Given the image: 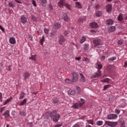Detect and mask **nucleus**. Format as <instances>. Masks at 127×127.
I'll return each instance as SVG.
<instances>
[{
	"label": "nucleus",
	"mask_w": 127,
	"mask_h": 127,
	"mask_svg": "<svg viewBox=\"0 0 127 127\" xmlns=\"http://www.w3.org/2000/svg\"><path fill=\"white\" fill-rule=\"evenodd\" d=\"M20 20L22 23H26L27 22V18L24 15L21 16Z\"/></svg>",
	"instance_id": "11"
},
{
	"label": "nucleus",
	"mask_w": 127,
	"mask_h": 127,
	"mask_svg": "<svg viewBox=\"0 0 127 127\" xmlns=\"http://www.w3.org/2000/svg\"><path fill=\"white\" fill-rule=\"evenodd\" d=\"M50 36V37H55V32L51 33Z\"/></svg>",
	"instance_id": "48"
},
{
	"label": "nucleus",
	"mask_w": 127,
	"mask_h": 127,
	"mask_svg": "<svg viewBox=\"0 0 127 127\" xmlns=\"http://www.w3.org/2000/svg\"><path fill=\"white\" fill-rule=\"evenodd\" d=\"M75 90H69L68 91V95H75Z\"/></svg>",
	"instance_id": "31"
},
{
	"label": "nucleus",
	"mask_w": 127,
	"mask_h": 127,
	"mask_svg": "<svg viewBox=\"0 0 127 127\" xmlns=\"http://www.w3.org/2000/svg\"><path fill=\"white\" fill-rule=\"evenodd\" d=\"M87 123L90 125H93V121L92 120H88Z\"/></svg>",
	"instance_id": "53"
},
{
	"label": "nucleus",
	"mask_w": 127,
	"mask_h": 127,
	"mask_svg": "<svg viewBox=\"0 0 127 127\" xmlns=\"http://www.w3.org/2000/svg\"><path fill=\"white\" fill-rule=\"evenodd\" d=\"M20 115H21L22 117H25V116H26V114L25 113V112L22 111L20 112Z\"/></svg>",
	"instance_id": "44"
},
{
	"label": "nucleus",
	"mask_w": 127,
	"mask_h": 127,
	"mask_svg": "<svg viewBox=\"0 0 127 127\" xmlns=\"http://www.w3.org/2000/svg\"><path fill=\"white\" fill-rule=\"evenodd\" d=\"M97 126H101L102 125H103V122L102 121H98L97 122Z\"/></svg>",
	"instance_id": "46"
},
{
	"label": "nucleus",
	"mask_w": 127,
	"mask_h": 127,
	"mask_svg": "<svg viewBox=\"0 0 127 127\" xmlns=\"http://www.w3.org/2000/svg\"><path fill=\"white\" fill-rule=\"evenodd\" d=\"M124 20V14H120L118 17V21H123Z\"/></svg>",
	"instance_id": "19"
},
{
	"label": "nucleus",
	"mask_w": 127,
	"mask_h": 127,
	"mask_svg": "<svg viewBox=\"0 0 127 127\" xmlns=\"http://www.w3.org/2000/svg\"><path fill=\"white\" fill-rule=\"evenodd\" d=\"M84 49L85 51H87L89 49V44H86L84 45Z\"/></svg>",
	"instance_id": "39"
},
{
	"label": "nucleus",
	"mask_w": 127,
	"mask_h": 127,
	"mask_svg": "<svg viewBox=\"0 0 127 127\" xmlns=\"http://www.w3.org/2000/svg\"><path fill=\"white\" fill-rule=\"evenodd\" d=\"M0 29L3 32H4V28H2L1 25H0Z\"/></svg>",
	"instance_id": "56"
},
{
	"label": "nucleus",
	"mask_w": 127,
	"mask_h": 127,
	"mask_svg": "<svg viewBox=\"0 0 127 127\" xmlns=\"http://www.w3.org/2000/svg\"><path fill=\"white\" fill-rule=\"evenodd\" d=\"M115 113L117 115H119V114H120V113H121V111L119 109H116L115 110Z\"/></svg>",
	"instance_id": "49"
},
{
	"label": "nucleus",
	"mask_w": 127,
	"mask_h": 127,
	"mask_svg": "<svg viewBox=\"0 0 127 127\" xmlns=\"http://www.w3.org/2000/svg\"><path fill=\"white\" fill-rule=\"evenodd\" d=\"M65 43V38L63 35H60L59 37V43L60 45H63Z\"/></svg>",
	"instance_id": "3"
},
{
	"label": "nucleus",
	"mask_w": 127,
	"mask_h": 127,
	"mask_svg": "<svg viewBox=\"0 0 127 127\" xmlns=\"http://www.w3.org/2000/svg\"><path fill=\"white\" fill-rule=\"evenodd\" d=\"M121 127H126V125H125V123H122L121 126Z\"/></svg>",
	"instance_id": "64"
},
{
	"label": "nucleus",
	"mask_w": 127,
	"mask_h": 127,
	"mask_svg": "<svg viewBox=\"0 0 127 127\" xmlns=\"http://www.w3.org/2000/svg\"><path fill=\"white\" fill-rule=\"evenodd\" d=\"M102 76V71L98 70L95 73L92 75V78H99Z\"/></svg>",
	"instance_id": "5"
},
{
	"label": "nucleus",
	"mask_w": 127,
	"mask_h": 127,
	"mask_svg": "<svg viewBox=\"0 0 127 127\" xmlns=\"http://www.w3.org/2000/svg\"><path fill=\"white\" fill-rule=\"evenodd\" d=\"M65 3L66 2L65 0H60L58 3V5L59 7H62V6H64V5H65Z\"/></svg>",
	"instance_id": "10"
},
{
	"label": "nucleus",
	"mask_w": 127,
	"mask_h": 127,
	"mask_svg": "<svg viewBox=\"0 0 127 127\" xmlns=\"http://www.w3.org/2000/svg\"><path fill=\"white\" fill-rule=\"evenodd\" d=\"M75 7H77V8H81L82 7V6L81 5V4H80V2H76L75 3Z\"/></svg>",
	"instance_id": "32"
},
{
	"label": "nucleus",
	"mask_w": 127,
	"mask_h": 127,
	"mask_svg": "<svg viewBox=\"0 0 127 127\" xmlns=\"http://www.w3.org/2000/svg\"><path fill=\"white\" fill-rule=\"evenodd\" d=\"M3 116H4L5 118H8L9 116V111L7 110L5 113L3 114Z\"/></svg>",
	"instance_id": "25"
},
{
	"label": "nucleus",
	"mask_w": 127,
	"mask_h": 127,
	"mask_svg": "<svg viewBox=\"0 0 127 127\" xmlns=\"http://www.w3.org/2000/svg\"><path fill=\"white\" fill-rule=\"evenodd\" d=\"M101 82L102 83H109L110 82V78H105L104 79H102Z\"/></svg>",
	"instance_id": "30"
},
{
	"label": "nucleus",
	"mask_w": 127,
	"mask_h": 127,
	"mask_svg": "<svg viewBox=\"0 0 127 127\" xmlns=\"http://www.w3.org/2000/svg\"><path fill=\"white\" fill-rule=\"evenodd\" d=\"M49 117L53 119V122H57L59 121L61 116L60 115L57 114L56 110H54L49 114Z\"/></svg>",
	"instance_id": "1"
},
{
	"label": "nucleus",
	"mask_w": 127,
	"mask_h": 127,
	"mask_svg": "<svg viewBox=\"0 0 127 127\" xmlns=\"http://www.w3.org/2000/svg\"><path fill=\"white\" fill-rule=\"evenodd\" d=\"M106 23L107 25H113L114 24V20L109 19L106 21Z\"/></svg>",
	"instance_id": "17"
},
{
	"label": "nucleus",
	"mask_w": 127,
	"mask_h": 127,
	"mask_svg": "<svg viewBox=\"0 0 127 127\" xmlns=\"http://www.w3.org/2000/svg\"><path fill=\"white\" fill-rule=\"evenodd\" d=\"M44 32L45 33H46V34H48L49 31L48 30V29H46V28H44Z\"/></svg>",
	"instance_id": "51"
},
{
	"label": "nucleus",
	"mask_w": 127,
	"mask_h": 127,
	"mask_svg": "<svg viewBox=\"0 0 127 127\" xmlns=\"http://www.w3.org/2000/svg\"><path fill=\"white\" fill-rule=\"evenodd\" d=\"M60 102L59 99L57 98H54L52 100L53 104H58Z\"/></svg>",
	"instance_id": "18"
},
{
	"label": "nucleus",
	"mask_w": 127,
	"mask_h": 127,
	"mask_svg": "<svg viewBox=\"0 0 127 127\" xmlns=\"http://www.w3.org/2000/svg\"><path fill=\"white\" fill-rule=\"evenodd\" d=\"M48 8L50 10H52L53 9V6L51 4H49L48 5Z\"/></svg>",
	"instance_id": "43"
},
{
	"label": "nucleus",
	"mask_w": 127,
	"mask_h": 127,
	"mask_svg": "<svg viewBox=\"0 0 127 127\" xmlns=\"http://www.w3.org/2000/svg\"><path fill=\"white\" fill-rule=\"evenodd\" d=\"M76 89L78 92V93H81V89L78 86L76 87Z\"/></svg>",
	"instance_id": "54"
},
{
	"label": "nucleus",
	"mask_w": 127,
	"mask_h": 127,
	"mask_svg": "<svg viewBox=\"0 0 127 127\" xmlns=\"http://www.w3.org/2000/svg\"><path fill=\"white\" fill-rule=\"evenodd\" d=\"M84 21H86V18L85 17L80 18L78 20V22H79V23H82V22H84Z\"/></svg>",
	"instance_id": "27"
},
{
	"label": "nucleus",
	"mask_w": 127,
	"mask_h": 127,
	"mask_svg": "<svg viewBox=\"0 0 127 127\" xmlns=\"http://www.w3.org/2000/svg\"><path fill=\"white\" fill-rule=\"evenodd\" d=\"M115 30H116V26H111L109 28V32H113Z\"/></svg>",
	"instance_id": "26"
},
{
	"label": "nucleus",
	"mask_w": 127,
	"mask_h": 127,
	"mask_svg": "<svg viewBox=\"0 0 127 127\" xmlns=\"http://www.w3.org/2000/svg\"><path fill=\"white\" fill-rule=\"evenodd\" d=\"M12 97H10L9 98H8L7 100H6L3 104V105H5L7 104H8L9 102H10L12 100Z\"/></svg>",
	"instance_id": "22"
},
{
	"label": "nucleus",
	"mask_w": 127,
	"mask_h": 127,
	"mask_svg": "<svg viewBox=\"0 0 127 127\" xmlns=\"http://www.w3.org/2000/svg\"><path fill=\"white\" fill-rule=\"evenodd\" d=\"M103 12L101 11H98L97 13H96V16H98V17H100V16H102V14H103Z\"/></svg>",
	"instance_id": "35"
},
{
	"label": "nucleus",
	"mask_w": 127,
	"mask_h": 127,
	"mask_svg": "<svg viewBox=\"0 0 127 127\" xmlns=\"http://www.w3.org/2000/svg\"><path fill=\"white\" fill-rule=\"evenodd\" d=\"M72 127H80V125L78 124H76L75 125H73Z\"/></svg>",
	"instance_id": "57"
},
{
	"label": "nucleus",
	"mask_w": 127,
	"mask_h": 127,
	"mask_svg": "<svg viewBox=\"0 0 127 127\" xmlns=\"http://www.w3.org/2000/svg\"><path fill=\"white\" fill-rule=\"evenodd\" d=\"M72 82H75L78 81V74L76 72H73L72 73Z\"/></svg>",
	"instance_id": "7"
},
{
	"label": "nucleus",
	"mask_w": 127,
	"mask_h": 127,
	"mask_svg": "<svg viewBox=\"0 0 127 127\" xmlns=\"http://www.w3.org/2000/svg\"><path fill=\"white\" fill-rule=\"evenodd\" d=\"M36 58V55H32L30 58V59H31V60L35 61Z\"/></svg>",
	"instance_id": "45"
},
{
	"label": "nucleus",
	"mask_w": 127,
	"mask_h": 127,
	"mask_svg": "<svg viewBox=\"0 0 127 127\" xmlns=\"http://www.w3.org/2000/svg\"><path fill=\"white\" fill-rule=\"evenodd\" d=\"M105 59H106V57H105V56L101 57V61H104Z\"/></svg>",
	"instance_id": "55"
},
{
	"label": "nucleus",
	"mask_w": 127,
	"mask_h": 127,
	"mask_svg": "<svg viewBox=\"0 0 127 127\" xmlns=\"http://www.w3.org/2000/svg\"><path fill=\"white\" fill-rule=\"evenodd\" d=\"M68 33H69V32H68V31H65L64 32V35L67 36V35H68Z\"/></svg>",
	"instance_id": "59"
},
{
	"label": "nucleus",
	"mask_w": 127,
	"mask_h": 127,
	"mask_svg": "<svg viewBox=\"0 0 127 127\" xmlns=\"http://www.w3.org/2000/svg\"><path fill=\"white\" fill-rule=\"evenodd\" d=\"M95 8L96 9H99V8H100V5L99 4H97L95 6Z\"/></svg>",
	"instance_id": "58"
},
{
	"label": "nucleus",
	"mask_w": 127,
	"mask_h": 127,
	"mask_svg": "<svg viewBox=\"0 0 127 127\" xmlns=\"http://www.w3.org/2000/svg\"><path fill=\"white\" fill-rule=\"evenodd\" d=\"M8 6H9V7H13V3H12V1H10L8 3Z\"/></svg>",
	"instance_id": "47"
},
{
	"label": "nucleus",
	"mask_w": 127,
	"mask_h": 127,
	"mask_svg": "<svg viewBox=\"0 0 127 127\" xmlns=\"http://www.w3.org/2000/svg\"><path fill=\"white\" fill-rule=\"evenodd\" d=\"M62 127V125H59V124H57L55 126V127Z\"/></svg>",
	"instance_id": "63"
},
{
	"label": "nucleus",
	"mask_w": 127,
	"mask_h": 127,
	"mask_svg": "<svg viewBox=\"0 0 127 127\" xmlns=\"http://www.w3.org/2000/svg\"><path fill=\"white\" fill-rule=\"evenodd\" d=\"M45 41V39L44 38V36H43L42 38L40 40V44L41 45H43V42Z\"/></svg>",
	"instance_id": "34"
},
{
	"label": "nucleus",
	"mask_w": 127,
	"mask_h": 127,
	"mask_svg": "<svg viewBox=\"0 0 127 127\" xmlns=\"http://www.w3.org/2000/svg\"><path fill=\"white\" fill-rule=\"evenodd\" d=\"M40 1H41L42 4V6H43V4H45V3H47V0H40Z\"/></svg>",
	"instance_id": "42"
},
{
	"label": "nucleus",
	"mask_w": 127,
	"mask_h": 127,
	"mask_svg": "<svg viewBox=\"0 0 127 127\" xmlns=\"http://www.w3.org/2000/svg\"><path fill=\"white\" fill-rule=\"evenodd\" d=\"M65 82L67 84H71V83H72V80H71V79H69L68 78H66V79H65Z\"/></svg>",
	"instance_id": "40"
},
{
	"label": "nucleus",
	"mask_w": 127,
	"mask_h": 127,
	"mask_svg": "<svg viewBox=\"0 0 127 127\" xmlns=\"http://www.w3.org/2000/svg\"><path fill=\"white\" fill-rule=\"evenodd\" d=\"M110 85H107L104 86V90H107V89H108V88H110Z\"/></svg>",
	"instance_id": "52"
},
{
	"label": "nucleus",
	"mask_w": 127,
	"mask_h": 127,
	"mask_svg": "<svg viewBox=\"0 0 127 127\" xmlns=\"http://www.w3.org/2000/svg\"><path fill=\"white\" fill-rule=\"evenodd\" d=\"M53 27L55 28V29H58L61 27V25L59 23H56L54 25Z\"/></svg>",
	"instance_id": "20"
},
{
	"label": "nucleus",
	"mask_w": 127,
	"mask_h": 127,
	"mask_svg": "<svg viewBox=\"0 0 127 127\" xmlns=\"http://www.w3.org/2000/svg\"><path fill=\"white\" fill-rule=\"evenodd\" d=\"M64 6H65V7H66V8H68V9H71V5L67 3H65L64 4Z\"/></svg>",
	"instance_id": "37"
},
{
	"label": "nucleus",
	"mask_w": 127,
	"mask_h": 127,
	"mask_svg": "<svg viewBox=\"0 0 127 127\" xmlns=\"http://www.w3.org/2000/svg\"><path fill=\"white\" fill-rule=\"evenodd\" d=\"M81 106L80 103H75L73 105L72 108L74 109H78V108H81Z\"/></svg>",
	"instance_id": "21"
},
{
	"label": "nucleus",
	"mask_w": 127,
	"mask_h": 127,
	"mask_svg": "<svg viewBox=\"0 0 127 127\" xmlns=\"http://www.w3.org/2000/svg\"><path fill=\"white\" fill-rule=\"evenodd\" d=\"M101 42H102V41L99 39H96L93 41V44H94L95 46L100 45L101 44Z\"/></svg>",
	"instance_id": "8"
},
{
	"label": "nucleus",
	"mask_w": 127,
	"mask_h": 127,
	"mask_svg": "<svg viewBox=\"0 0 127 127\" xmlns=\"http://www.w3.org/2000/svg\"><path fill=\"white\" fill-rule=\"evenodd\" d=\"M86 41V37L83 36L80 37V43L82 44L84 43Z\"/></svg>",
	"instance_id": "23"
},
{
	"label": "nucleus",
	"mask_w": 127,
	"mask_h": 127,
	"mask_svg": "<svg viewBox=\"0 0 127 127\" xmlns=\"http://www.w3.org/2000/svg\"><path fill=\"white\" fill-rule=\"evenodd\" d=\"M117 43L119 45H123L124 44V41L120 40L118 41Z\"/></svg>",
	"instance_id": "41"
},
{
	"label": "nucleus",
	"mask_w": 127,
	"mask_h": 127,
	"mask_svg": "<svg viewBox=\"0 0 127 127\" xmlns=\"http://www.w3.org/2000/svg\"><path fill=\"white\" fill-rule=\"evenodd\" d=\"M62 19L64 20V21H69L70 18L68 17V15L66 13H64L63 15Z\"/></svg>",
	"instance_id": "12"
},
{
	"label": "nucleus",
	"mask_w": 127,
	"mask_h": 127,
	"mask_svg": "<svg viewBox=\"0 0 127 127\" xmlns=\"http://www.w3.org/2000/svg\"><path fill=\"white\" fill-rule=\"evenodd\" d=\"M90 26L92 28H97V27H99V25H98V24L96 22L91 23L90 24Z\"/></svg>",
	"instance_id": "14"
},
{
	"label": "nucleus",
	"mask_w": 127,
	"mask_h": 127,
	"mask_svg": "<svg viewBox=\"0 0 127 127\" xmlns=\"http://www.w3.org/2000/svg\"><path fill=\"white\" fill-rule=\"evenodd\" d=\"M79 75L81 77L80 80L81 82H85L86 80L85 79V77H84V75L81 73H79Z\"/></svg>",
	"instance_id": "24"
},
{
	"label": "nucleus",
	"mask_w": 127,
	"mask_h": 127,
	"mask_svg": "<svg viewBox=\"0 0 127 127\" xmlns=\"http://www.w3.org/2000/svg\"><path fill=\"white\" fill-rule=\"evenodd\" d=\"M64 6H65V7H66V8H68V9H71V5L67 3H65L64 4Z\"/></svg>",
	"instance_id": "38"
},
{
	"label": "nucleus",
	"mask_w": 127,
	"mask_h": 127,
	"mask_svg": "<svg viewBox=\"0 0 127 127\" xmlns=\"http://www.w3.org/2000/svg\"><path fill=\"white\" fill-rule=\"evenodd\" d=\"M112 4H108L106 5V9L108 12H111L112 11Z\"/></svg>",
	"instance_id": "15"
},
{
	"label": "nucleus",
	"mask_w": 127,
	"mask_h": 127,
	"mask_svg": "<svg viewBox=\"0 0 127 127\" xmlns=\"http://www.w3.org/2000/svg\"><path fill=\"white\" fill-rule=\"evenodd\" d=\"M117 60V57H113L112 58L108 59V61H109V62H113V61H114V60Z\"/></svg>",
	"instance_id": "33"
},
{
	"label": "nucleus",
	"mask_w": 127,
	"mask_h": 127,
	"mask_svg": "<svg viewBox=\"0 0 127 127\" xmlns=\"http://www.w3.org/2000/svg\"><path fill=\"white\" fill-rule=\"evenodd\" d=\"M14 1H15L17 3H20V4L22 3V2H21L20 1H19L18 0H14Z\"/></svg>",
	"instance_id": "60"
},
{
	"label": "nucleus",
	"mask_w": 127,
	"mask_h": 127,
	"mask_svg": "<svg viewBox=\"0 0 127 127\" xmlns=\"http://www.w3.org/2000/svg\"><path fill=\"white\" fill-rule=\"evenodd\" d=\"M95 67L96 69H98V70H101L102 68H103V65L100 62H97V63L95 64Z\"/></svg>",
	"instance_id": "9"
},
{
	"label": "nucleus",
	"mask_w": 127,
	"mask_h": 127,
	"mask_svg": "<svg viewBox=\"0 0 127 127\" xmlns=\"http://www.w3.org/2000/svg\"><path fill=\"white\" fill-rule=\"evenodd\" d=\"M84 104H85V100L81 98L80 102H79V104L82 107V106H83V105H84Z\"/></svg>",
	"instance_id": "36"
},
{
	"label": "nucleus",
	"mask_w": 127,
	"mask_h": 127,
	"mask_svg": "<svg viewBox=\"0 0 127 127\" xmlns=\"http://www.w3.org/2000/svg\"><path fill=\"white\" fill-rule=\"evenodd\" d=\"M9 42L10 44L14 45L16 43V41L15 40V38L11 37L9 39Z\"/></svg>",
	"instance_id": "13"
},
{
	"label": "nucleus",
	"mask_w": 127,
	"mask_h": 127,
	"mask_svg": "<svg viewBox=\"0 0 127 127\" xmlns=\"http://www.w3.org/2000/svg\"><path fill=\"white\" fill-rule=\"evenodd\" d=\"M32 4H33V5H34V6H35V7L37 6L36 2H35V1L34 0H32Z\"/></svg>",
	"instance_id": "50"
},
{
	"label": "nucleus",
	"mask_w": 127,
	"mask_h": 127,
	"mask_svg": "<svg viewBox=\"0 0 127 127\" xmlns=\"http://www.w3.org/2000/svg\"><path fill=\"white\" fill-rule=\"evenodd\" d=\"M75 60H77V61H79V60H81V57L75 58Z\"/></svg>",
	"instance_id": "61"
},
{
	"label": "nucleus",
	"mask_w": 127,
	"mask_h": 127,
	"mask_svg": "<svg viewBox=\"0 0 127 127\" xmlns=\"http://www.w3.org/2000/svg\"><path fill=\"white\" fill-rule=\"evenodd\" d=\"M27 102V98L24 99L22 102H20L19 106H24Z\"/></svg>",
	"instance_id": "28"
},
{
	"label": "nucleus",
	"mask_w": 127,
	"mask_h": 127,
	"mask_svg": "<svg viewBox=\"0 0 127 127\" xmlns=\"http://www.w3.org/2000/svg\"><path fill=\"white\" fill-rule=\"evenodd\" d=\"M4 110V107H1V109H0V112L2 113V112H3Z\"/></svg>",
	"instance_id": "62"
},
{
	"label": "nucleus",
	"mask_w": 127,
	"mask_h": 127,
	"mask_svg": "<svg viewBox=\"0 0 127 127\" xmlns=\"http://www.w3.org/2000/svg\"><path fill=\"white\" fill-rule=\"evenodd\" d=\"M105 124L107 125V126H109V127H115L116 126L118 125V122H112L110 121H106Z\"/></svg>",
	"instance_id": "2"
},
{
	"label": "nucleus",
	"mask_w": 127,
	"mask_h": 127,
	"mask_svg": "<svg viewBox=\"0 0 127 127\" xmlns=\"http://www.w3.org/2000/svg\"><path fill=\"white\" fill-rule=\"evenodd\" d=\"M24 96H25V93L23 92H21V94L20 95V96L19 97V100H22L24 98Z\"/></svg>",
	"instance_id": "29"
},
{
	"label": "nucleus",
	"mask_w": 127,
	"mask_h": 127,
	"mask_svg": "<svg viewBox=\"0 0 127 127\" xmlns=\"http://www.w3.org/2000/svg\"><path fill=\"white\" fill-rule=\"evenodd\" d=\"M113 69L114 66L112 65H109L107 66L106 70L108 72H111L113 71Z\"/></svg>",
	"instance_id": "16"
},
{
	"label": "nucleus",
	"mask_w": 127,
	"mask_h": 127,
	"mask_svg": "<svg viewBox=\"0 0 127 127\" xmlns=\"http://www.w3.org/2000/svg\"><path fill=\"white\" fill-rule=\"evenodd\" d=\"M30 77V73L28 71H24L23 73V77L24 78V80H27L29 79Z\"/></svg>",
	"instance_id": "4"
},
{
	"label": "nucleus",
	"mask_w": 127,
	"mask_h": 127,
	"mask_svg": "<svg viewBox=\"0 0 127 127\" xmlns=\"http://www.w3.org/2000/svg\"><path fill=\"white\" fill-rule=\"evenodd\" d=\"M116 119H118L117 114H112L107 116V120H116Z\"/></svg>",
	"instance_id": "6"
}]
</instances>
